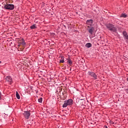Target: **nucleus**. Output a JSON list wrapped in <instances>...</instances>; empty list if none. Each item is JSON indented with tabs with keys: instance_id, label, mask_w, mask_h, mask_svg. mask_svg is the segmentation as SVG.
Segmentation results:
<instances>
[{
	"instance_id": "1",
	"label": "nucleus",
	"mask_w": 128,
	"mask_h": 128,
	"mask_svg": "<svg viewBox=\"0 0 128 128\" xmlns=\"http://www.w3.org/2000/svg\"><path fill=\"white\" fill-rule=\"evenodd\" d=\"M106 28L110 30V32H116L118 31V29H116V27L114 26V25L109 23L106 25Z\"/></svg>"
},
{
	"instance_id": "2",
	"label": "nucleus",
	"mask_w": 128,
	"mask_h": 128,
	"mask_svg": "<svg viewBox=\"0 0 128 128\" xmlns=\"http://www.w3.org/2000/svg\"><path fill=\"white\" fill-rule=\"evenodd\" d=\"M73 102L74 100L72 98L64 100V104L62 105V108H66L68 106H72Z\"/></svg>"
},
{
	"instance_id": "3",
	"label": "nucleus",
	"mask_w": 128,
	"mask_h": 128,
	"mask_svg": "<svg viewBox=\"0 0 128 128\" xmlns=\"http://www.w3.org/2000/svg\"><path fill=\"white\" fill-rule=\"evenodd\" d=\"M4 8L9 10H14V5L6 3V4H4Z\"/></svg>"
},
{
	"instance_id": "4",
	"label": "nucleus",
	"mask_w": 128,
	"mask_h": 128,
	"mask_svg": "<svg viewBox=\"0 0 128 128\" xmlns=\"http://www.w3.org/2000/svg\"><path fill=\"white\" fill-rule=\"evenodd\" d=\"M88 76H90L94 80H98V75L94 72H88Z\"/></svg>"
},
{
	"instance_id": "5",
	"label": "nucleus",
	"mask_w": 128,
	"mask_h": 128,
	"mask_svg": "<svg viewBox=\"0 0 128 128\" xmlns=\"http://www.w3.org/2000/svg\"><path fill=\"white\" fill-rule=\"evenodd\" d=\"M4 80L6 82H8V84H12L14 82V81H12V78L10 76H6L4 78Z\"/></svg>"
},
{
	"instance_id": "6",
	"label": "nucleus",
	"mask_w": 128,
	"mask_h": 128,
	"mask_svg": "<svg viewBox=\"0 0 128 128\" xmlns=\"http://www.w3.org/2000/svg\"><path fill=\"white\" fill-rule=\"evenodd\" d=\"M23 115L26 120H28V118H30V110L24 111L23 113Z\"/></svg>"
},
{
	"instance_id": "7",
	"label": "nucleus",
	"mask_w": 128,
	"mask_h": 128,
	"mask_svg": "<svg viewBox=\"0 0 128 128\" xmlns=\"http://www.w3.org/2000/svg\"><path fill=\"white\" fill-rule=\"evenodd\" d=\"M123 38L124 40L126 42H128V32L124 30L122 32Z\"/></svg>"
},
{
	"instance_id": "8",
	"label": "nucleus",
	"mask_w": 128,
	"mask_h": 128,
	"mask_svg": "<svg viewBox=\"0 0 128 128\" xmlns=\"http://www.w3.org/2000/svg\"><path fill=\"white\" fill-rule=\"evenodd\" d=\"M86 24L88 26H92V24H94V20L90 19V20H86Z\"/></svg>"
},
{
	"instance_id": "9",
	"label": "nucleus",
	"mask_w": 128,
	"mask_h": 128,
	"mask_svg": "<svg viewBox=\"0 0 128 128\" xmlns=\"http://www.w3.org/2000/svg\"><path fill=\"white\" fill-rule=\"evenodd\" d=\"M94 28L91 27L88 30V32L89 34H92V32H94Z\"/></svg>"
},
{
	"instance_id": "10",
	"label": "nucleus",
	"mask_w": 128,
	"mask_h": 128,
	"mask_svg": "<svg viewBox=\"0 0 128 128\" xmlns=\"http://www.w3.org/2000/svg\"><path fill=\"white\" fill-rule=\"evenodd\" d=\"M67 64H69V66H72V62L70 58L67 59Z\"/></svg>"
},
{
	"instance_id": "11",
	"label": "nucleus",
	"mask_w": 128,
	"mask_h": 128,
	"mask_svg": "<svg viewBox=\"0 0 128 128\" xmlns=\"http://www.w3.org/2000/svg\"><path fill=\"white\" fill-rule=\"evenodd\" d=\"M38 27L36 26V24H34L33 25L31 26H30V28L31 30H34L35 28H36Z\"/></svg>"
},
{
	"instance_id": "12",
	"label": "nucleus",
	"mask_w": 128,
	"mask_h": 128,
	"mask_svg": "<svg viewBox=\"0 0 128 128\" xmlns=\"http://www.w3.org/2000/svg\"><path fill=\"white\" fill-rule=\"evenodd\" d=\"M64 56H62L61 60H60L59 64H64Z\"/></svg>"
},
{
	"instance_id": "13",
	"label": "nucleus",
	"mask_w": 128,
	"mask_h": 128,
	"mask_svg": "<svg viewBox=\"0 0 128 128\" xmlns=\"http://www.w3.org/2000/svg\"><path fill=\"white\" fill-rule=\"evenodd\" d=\"M92 46V45L90 43H87V44H86L85 46L86 48H91Z\"/></svg>"
},
{
	"instance_id": "14",
	"label": "nucleus",
	"mask_w": 128,
	"mask_h": 128,
	"mask_svg": "<svg viewBox=\"0 0 128 128\" xmlns=\"http://www.w3.org/2000/svg\"><path fill=\"white\" fill-rule=\"evenodd\" d=\"M16 98H18V100H20V94H18V92H16Z\"/></svg>"
},
{
	"instance_id": "15",
	"label": "nucleus",
	"mask_w": 128,
	"mask_h": 128,
	"mask_svg": "<svg viewBox=\"0 0 128 128\" xmlns=\"http://www.w3.org/2000/svg\"><path fill=\"white\" fill-rule=\"evenodd\" d=\"M128 16V15L126 14H122L120 15L121 18H126Z\"/></svg>"
},
{
	"instance_id": "16",
	"label": "nucleus",
	"mask_w": 128,
	"mask_h": 128,
	"mask_svg": "<svg viewBox=\"0 0 128 128\" xmlns=\"http://www.w3.org/2000/svg\"><path fill=\"white\" fill-rule=\"evenodd\" d=\"M38 102H40L42 104V98H40L39 99H38Z\"/></svg>"
},
{
	"instance_id": "17",
	"label": "nucleus",
	"mask_w": 128,
	"mask_h": 128,
	"mask_svg": "<svg viewBox=\"0 0 128 128\" xmlns=\"http://www.w3.org/2000/svg\"><path fill=\"white\" fill-rule=\"evenodd\" d=\"M21 44H22V46H24L26 45V42L24 41L22 42Z\"/></svg>"
},
{
	"instance_id": "18",
	"label": "nucleus",
	"mask_w": 128,
	"mask_h": 128,
	"mask_svg": "<svg viewBox=\"0 0 128 128\" xmlns=\"http://www.w3.org/2000/svg\"><path fill=\"white\" fill-rule=\"evenodd\" d=\"M2 92H0V100H2Z\"/></svg>"
},
{
	"instance_id": "19",
	"label": "nucleus",
	"mask_w": 128,
	"mask_h": 128,
	"mask_svg": "<svg viewBox=\"0 0 128 128\" xmlns=\"http://www.w3.org/2000/svg\"><path fill=\"white\" fill-rule=\"evenodd\" d=\"M125 91L126 92V94H128V88H126Z\"/></svg>"
},
{
	"instance_id": "20",
	"label": "nucleus",
	"mask_w": 128,
	"mask_h": 128,
	"mask_svg": "<svg viewBox=\"0 0 128 128\" xmlns=\"http://www.w3.org/2000/svg\"><path fill=\"white\" fill-rule=\"evenodd\" d=\"M21 40H22V42H24V39L22 38V39H21Z\"/></svg>"
},
{
	"instance_id": "21",
	"label": "nucleus",
	"mask_w": 128,
	"mask_h": 128,
	"mask_svg": "<svg viewBox=\"0 0 128 128\" xmlns=\"http://www.w3.org/2000/svg\"><path fill=\"white\" fill-rule=\"evenodd\" d=\"M104 128H108V126H104Z\"/></svg>"
},
{
	"instance_id": "22",
	"label": "nucleus",
	"mask_w": 128,
	"mask_h": 128,
	"mask_svg": "<svg viewBox=\"0 0 128 128\" xmlns=\"http://www.w3.org/2000/svg\"><path fill=\"white\" fill-rule=\"evenodd\" d=\"M46 42H48V40H50V39H46Z\"/></svg>"
},
{
	"instance_id": "23",
	"label": "nucleus",
	"mask_w": 128,
	"mask_h": 128,
	"mask_svg": "<svg viewBox=\"0 0 128 128\" xmlns=\"http://www.w3.org/2000/svg\"><path fill=\"white\" fill-rule=\"evenodd\" d=\"M88 28H92V27H90V26H88Z\"/></svg>"
},
{
	"instance_id": "24",
	"label": "nucleus",
	"mask_w": 128,
	"mask_h": 128,
	"mask_svg": "<svg viewBox=\"0 0 128 128\" xmlns=\"http://www.w3.org/2000/svg\"><path fill=\"white\" fill-rule=\"evenodd\" d=\"M48 44H50V41H48Z\"/></svg>"
},
{
	"instance_id": "25",
	"label": "nucleus",
	"mask_w": 128,
	"mask_h": 128,
	"mask_svg": "<svg viewBox=\"0 0 128 128\" xmlns=\"http://www.w3.org/2000/svg\"><path fill=\"white\" fill-rule=\"evenodd\" d=\"M0 64H2V61H0Z\"/></svg>"
},
{
	"instance_id": "26",
	"label": "nucleus",
	"mask_w": 128,
	"mask_h": 128,
	"mask_svg": "<svg viewBox=\"0 0 128 128\" xmlns=\"http://www.w3.org/2000/svg\"><path fill=\"white\" fill-rule=\"evenodd\" d=\"M64 28H66V26L64 25Z\"/></svg>"
},
{
	"instance_id": "27",
	"label": "nucleus",
	"mask_w": 128,
	"mask_h": 128,
	"mask_svg": "<svg viewBox=\"0 0 128 128\" xmlns=\"http://www.w3.org/2000/svg\"><path fill=\"white\" fill-rule=\"evenodd\" d=\"M70 70H72V68H70Z\"/></svg>"
},
{
	"instance_id": "28",
	"label": "nucleus",
	"mask_w": 128,
	"mask_h": 128,
	"mask_svg": "<svg viewBox=\"0 0 128 128\" xmlns=\"http://www.w3.org/2000/svg\"><path fill=\"white\" fill-rule=\"evenodd\" d=\"M62 94H63V96H64V93H62Z\"/></svg>"
}]
</instances>
